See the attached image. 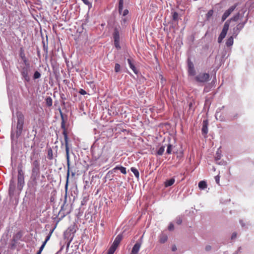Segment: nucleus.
<instances>
[{
  "mask_svg": "<svg viewBox=\"0 0 254 254\" xmlns=\"http://www.w3.org/2000/svg\"><path fill=\"white\" fill-rule=\"evenodd\" d=\"M61 118L62 119V123H61V127L63 129V134L64 136V145L65 148V152H66V158L67 161V175L66 179V184L65 186V188L66 189L68 186V183L69 181V178L70 175V156H69V148L68 146V138L67 132L66 130V128L65 127V121L64 119L63 115L62 113L61 112Z\"/></svg>",
  "mask_w": 254,
  "mask_h": 254,
  "instance_id": "f257e3e1",
  "label": "nucleus"
},
{
  "mask_svg": "<svg viewBox=\"0 0 254 254\" xmlns=\"http://www.w3.org/2000/svg\"><path fill=\"white\" fill-rule=\"evenodd\" d=\"M16 115L17 118L16 130L15 132L12 131L11 133V138L12 139H14V138L17 139L21 135L24 123V116L21 112H17Z\"/></svg>",
  "mask_w": 254,
  "mask_h": 254,
  "instance_id": "f03ea898",
  "label": "nucleus"
},
{
  "mask_svg": "<svg viewBox=\"0 0 254 254\" xmlns=\"http://www.w3.org/2000/svg\"><path fill=\"white\" fill-rule=\"evenodd\" d=\"M24 66H20L19 68V70L20 74L25 82H29L30 80V77L29 76V72L30 71V64H24Z\"/></svg>",
  "mask_w": 254,
  "mask_h": 254,
  "instance_id": "7ed1b4c3",
  "label": "nucleus"
},
{
  "mask_svg": "<svg viewBox=\"0 0 254 254\" xmlns=\"http://www.w3.org/2000/svg\"><path fill=\"white\" fill-rule=\"evenodd\" d=\"M210 78L209 73L200 72L195 76L194 79L199 83H205L207 82Z\"/></svg>",
  "mask_w": 254,
  "mask_h": 254,
  "instance_id": "20e7f679",
  "label": "nucleus"
},
{
  "mask_svg": "<svg viewBox=\"0 0 254 254\" xmlns=\"http://www.w3.org/2000/svg\"><path fill=\"white\" fill-rule=\"evenodd\" d=\"M113 36L115 47L117 49H120L121 46L120 45V32L118 28L116 27L114 28Z\"/></svg>",
  "mask_w": 254,
  "mask_h": 254,
  "instance_id": "39448f33",
  "label": "nucleus"
},
{
  "mask_svg": "<svg viewBox=\"0 0 254 254\" xmlns=\"http://www.w3.org/2000/svg\"><path fill=\"white\" fill-rule=\"evenodd\" d=\"M188 74L190 76H194L195 74V70L193 64L190 60L188 61Z\"/></svg>",
  "mask_w": 254,
  "mask_h": 254,
  "instance_id": "423d86ee",
  "label": "nucleus"
},
{
  "mask_svg": "<svg viewBox=\"0 0 254 254\" xmlns=\"http://www.w3.org/2000/svg\"><path fill=\"white\" fill-rule=\"evenodd\" d=\"M141 246V242H137L133 246L130 254H138Z\"/></svg>",
  "mask_w": 254,
  "mask_h": 254,
  "instance_id": "0eeeda50",
  "label": "nucleus"
},
{
  "mask_svg": "<svg viewBox=\"0 0 254 254\" xmlns=\"http://www.w3.org/2000/svg\"><path fill=\"white\" fill-rule=\"evenodd\" d=\"M122 239H123L122 235H118L115 238V239L111 246L117 249V248L119 246L120 243H121Z\"/></svg>",
  "mask_w": 254,
  "mask_h": 254,
  "instance_id": "6e6552de",
  "label": "nucleus"
},
{
  "mask_svg": "<svg viewBox=\"0 0 254 254\" xmlns=\"http://www.w3.org/2000/svg\"><path fill=\"white\" fill-rule=\"evenodd\" d=\"M245 23H239L233 28V35L235 37L238 34L240 30L244 27Z\"/></svg>",
  "mask_w": 254,
  "mask_h": 254,
  "instance_id": "1a4fd4ad",
  "label": "nucleus"
},
{
  "mask_svg": "<svg viewBox=\"0 0 254 254\" xmlns=\"http://www.w3.org/2000/svg\"><path fill=\"white\" fill-rule=\"evenodd\" d=\"M19 56L21 58V59L22 60L24 64L28 65V64H30L26 57L24 50L22 48H20V49Z\"/></svg>",
  "mask_w": 254,
  "mask_h": 254,
  "instance_id": "9d476101",
  "label": "nucleus"
},
{
  "mask_svg": "<svg viewBox=\"0 0 254 254\" xmlns=\"http://www.w3.org/2000/svg\"><path fill=\"white\" fill-rule=\"evenodd\" d=\"M116 170H119L122 173L126 175L127 174L126 168L123 166H116L115 168L113 169L112 170L108 172V174L110 173H113V172H115Z\"/></svg>",
  "mask_w": 254,
  "mask_h": 254,
  "instance_id": "9b49d317",
  "label": "nucleus"
},
{
  "mask_svg": "<svg viewBox=\"0 0 254 254\" xmlns=\"http://www.w3.org/2000/svg\"><path fill=\"white\" fill-rule=\"evenodd\" d=\"M18 188L20 190L22 188L24 184V176H18Z\"/></svg>",
  "mask_w": 254,
  "mask_h": 254,
  "instance_id": "f8f14e48",
  "label": "nucleus"
},
{
  "mask_svg": "<svg viewBox=\"0 0 254 254\" xmlns=\"http://www.w3.org/2000/svg\"><path fill=\"white\" fill-rule=\"evenodd\" d=\"M201 130L202 134L205 135L208 133V121L207 120L203 121Z\"/></svg>",
  "mask_w": 254,
  "mask_h": 254,
  "instance_id": "ddd939ff",
  "label": "nucleus"
},
{
  "mask_svg": "<svg viewBox=\"0 0 254 254\" xmlns=\"http://www.w3.org/2000/svg\"><path fill=\"white\" fill-rule=\"evenodd\" d=\"M168 239L167 235L165 234H161L159 237V241L160 243L163 244L165 243Z\"/></svg>",
  "mask_w": 254,
  "mask_h": 254,
  "instance_id": "4468645a",
  "label": "nucleus"
},
{
  "mask_svg": "<svg viewBox=\"0 0 254 254\" xmlns=\"http://www.w3.org/2000/svg\"><path fill=\"white\" fill-rule=\"evenodd\" d=\"M127 62H128V64H129V66L130 68L133 70V71L135 74H137V70L135 66L132 63L131 60L130 59H127Z\"/></svg>",
  "mask_w": 254,
  "mask_h": 254,
  "instance_id": "2eb2a0df",
  "label": "nucleus"
},
{
  "mask_svg": "<svg viewBox=\"0 0 254 254\" xmlns=\"http://www.w3.org/2000/svg\"><path fill=\"white\" fill-rule=\"evenodd\" d=\"M47 158L50 160H52L54 158L53 150L51 147L47 149Z\"/></svg>",
  "mask_w": 254,
  "mask_h": 254,
  "instance_id": "dca6fc26",
  "label": "nucleus"
},
{
  "mask_svg": "<svg viewBox=\"0 0 254 254\" xmlns=\"http://www.w3.org/2000/svg\"><path fill=\"white\" fill-rule=\"evenodd\" d=\"M32 168L34 169L40 170V163L38 160H35L32 164Z\"/></svg>",
  "mask_w": 254,
  "mask_h": 254,
  "instance_id": "f3484780",
  "label": "nucleus"
},
{
  "mask_svg": "<svg viewBox=\"0 0 254 254\" xmlns=\"http://www.w3.org/2000/svg\"><path fill=\"white\" fill-rule=\"evenodd\" d=\"M175 179L174 178H171L169 180H166V182H165V187H170V186H171L172 185H173L174 184V183H175Z\"/></svg>",
  "mask_w": 254,
  "mask_h": 254,
  "instance_id": "a211bd4d",
  "label": "nucleus"
},
{
  "mask_svg": "<svg viewBox=\"0 0 254 254\" xmlns=\"http://www.w3.org/2000/svg\"><path fill=\"white\" fill-rule=\"evenodd\" d=\"M227 34V32H224L222 30L218 38V42L219 43H221L223 40V39L225 37L226 35Z\"/></svg>",
  "mask_w": 254,
  "mask_h": 254,
  "instance_id": "6ab92c4d",
  "label": "nucleus"
},
{
  "mask_svg": "<svg viewBox=\"0 0 254 254\" xmlns=\"http://www.w3.org/2000/svg\"><path fill=\"white\" fill-rule=\"evenodd\" d=\"M234 43V38L233 36H230L227 40L226 45L227 47L231 46Z\"/></svg>",
  "mask_w": 254,
  "mask_h": 254,
  "instance_id": "aec40b11",
  "label": "nucleus"
},
{
  "mask_svg": "<svg viewBox=\"0 0 254 254\" xmlns=\"http://www.w3.org/2000/svg\"><path fill=\"white\" fill-rule=\"evenodd\" d=\"M198 187L201 190H204L207 188V184L204 181H201L198 183Z\"/></svg>",
  "mask_w": 254,
  "mask_h": 254,
  "instance_id": "412c9836",
  "label": "nucleus"
},
{
  "mask_svg": "<svg viewBox=\"0 0 254 254\" xmlns=\"http://www.w3.org/2000/svg\"><path fill=\"white\" fill-rule=\"evenodd\" d=\"M45 101H46V104L47 106L50 107L52 106L53 100H52V99L51 98V97H47L45 99Z\"/></svg>",
  "mask_w": 254,
  "mask_h": 254,
  "instance_id": "4be33fe9",
  "label": "nucleus"
},
{
  "mask_svg": "<svg viewBox=\"0 0 254 254\" xmlns=\"http://www.w3.org/2000/svg\"><path fill=\"white\" fill-rule=\"evenodd\" d=\"M229 25H230L229 21V20L226 21L225 22V23H224L222 31H223L224 32L225 31L227 33V31L229 29Z\"/></svg>",
  "mask_w": 254,
  "mask_h": 254,
  "instance_id": "5701e85b",
  "label": "nucleus"
},
{
  "mask_svg": "<svg viewBox=\"0 0 254 254\" xmlns=\"http://www.w3.org/2000/svg\"><path fill=\"white\" fill-rule=\"evenodd\" d=\"M40 174V170L34 169L32 168V176L36 178Z\"/></svg>",
  "mask_w": 254,
  "mask_h": 254,
  "instance_id": "b1692460",
  "label": "nucleus"
},
{
  "mask_svg": "<svg viewBox=\"0 0 254 254\" xmlns=\"http://www.w3.org/2000/svg\"><path fill=\"white\" fill-rule=\"evenodd\" d=\"M130 170L134 174V176H135V177L136 178H138L139 177V173L138 172V171L137 170V169L134 168V167H131L130 168Z\"/></svg>",
  "mask_w": 254,
  "mask_h": 254,
  "instance_id": "393cba45",
  "label": "nucleus"
},
{
  "mask_svg": "<svg viewBox=\"0 0 254 254\" xmlns=\"http://www.w3.org/2000/svg\"><path fill=\"white\" fill-rule=\"evenodd\" d=\"M123 4L124 1L123 0H120L119 3V12L120 14L122 13L123 9Z\"/></svg>",
  "mask_w": 254,
  "mask_h": 254,
  "instance_id": "a878e982",
  "label": "nucleus"
},
{
  "mask_svg": "<svg viewBox=\"0 0 254 254\" xmlns=\"http://www.w3.org/2000/svg\"><path fill=\"white\" fill-rule=\"evenodd\" d=\"M172 19L175 21H177L179 19V14L178 12L174 11L172 12Z\"/></svg>",
  "mask_w": 254,
  "mask_h": 254,
  "instance_id": "bb28decb",
  "label": "nucleus"
},
{
  "mask_svg": "<svg viewBox=\"0 0 254 254\" xmlns=\"http://www.w3.org/2000/svg\"><path fill=\"white\" fill-rule=\"evenodd\" d=\"M165 150V147L164 146H161L159 148L158 150L157 151V154L158 155H162Z\"/></svg>",
  "mask_w": 254,
  "mask_h": 254,
  "instance_id": "cd10ccee",
  "label": "nucleus"
},
{
  "mask_svg": "<svg viewBox=\"0 0 254 254\" xmlns=\"http://www.w3.org/2000/svg\"><path fill=\"white\" fill-rule=\"evenodd\" d=\"M238 6V4L236 3L235 5L231 6L228 10H227V12H228L230 14L235 10L236 7Z\"/></svg>",
  "mask_w": 254,
  "mask_h": 254,
  "instance_id": "c85d7f7f",
  "label": "nucleus"
},
{
  "mask_svg": "<svg viewBox=\"0 0 254 254\" xmlns=\"http://www.w3.org/2000/svg\"><path fill=\"white\" fill-rule=\"evenodd\" d=\"M238 6V4L236 3L235 5L231 6L228 10H227V12H228L230 14L235 10L236 7Z\"/></svg>",
  "mask_w": 254,
  "mask_h": 254,
  "instance_id": "c756f323",
  "label": "nucleus"
},
{
  "mask_svg": "<svg viewBox=\"0 0 254 254\" xmlns=\"http://www.w3.org/2000/svg\"><path fill=\"white\" fill-rule=\"evenodd\" d=\"M173 146L172 145L169 144L167 146L166 153L168 154H170L172 153Z\"/></svg>",
  "mask_w": 254,
  "mask_h": 254,
  "instance_id": "7c9ffc66",
  "label": "nucleus"
},
{
  "mask_svg": "<svg viewBox=\"0 0 254 254\" xmlns=\"http://www.w3.org/2000/svg\"><path fill=\"white\" fill-rule=\"evenodd\" d=\"M213 10L211 9L209 10L208 12L206 14V17L207 19H209L213 15Z\"/></svg>",
  "mask_w": 254,
  "mask_h": 254,
  "instance_id": "2f4dec72",
  "label": "nucleus"
},
{
  "mask_svg": "<svg viewBox=\"0 0 254 254\" xmlns=\"http://www.w3.org/2000/svg\"><path fill=\"white\" fill-rule=\"evenodd\" d=\"M41 74L38 71H36L34 73V75H33V79H38L40 77H41Z\"/></svg>",
  "mask_w": 254,
  "mask_h": 254,
  "instance_id": "473e14b6",
  "label": "nucleus"
},
{
  "mask_svg": "<svg viewBox=\"0 0 254 254\" xmlns=\"http://www.w3.org/2000/svg\"><path fill=\"white\" fill-rule=\"evenodd\" d=\"M230 15V13L226 10L222 15V20L224 21Z\"/></svg>",
  "mask_w": 254,
  "mask_h": 254,
  "instance_id": "72a5a7b5",
  "label": "nucleus"
},
{
  "mask_svg": "<svg viewBox=\"0 0 254 254\" xmlns=\"http://www.w3.org/2000/svg\"><path fill=\"white\" fill-rule=\"evenodd\" d=\"M230 15V13L226 10L222 15V20L224 21Z\"/></svg>",
  "mask_w": 254,
  "mask_h": 254,
  "instance_id": "f704fd0d",
  "label": "nucleus"
},
{
  "mask_svg": "<svg viewBox=\"0 0 254 254\" xmlns=\"http://www.w3.org/2000/svg\"><path fill=\"white\" fill-rule=\"evenodd\" d=\"M230 15V13L226 10L222 15V20L224 21Z\"/></svg>",
  "mask_w": 254,
  "mask_h": 254,
  "instance_id": "c9c22d12",
  "label": "nucleus"
},
{
  "mask_svg": "<svg viewBox=\"0 0 254 254\" xmlns=\"http://www.w3.org/2000/svg\"><path fill=\"white\" fill-rule=\"evenodd\" d=\"M240 13H238L235 15H234L233 17L231 18V20L234 21H237L239 20L240 18Z\"/></svg>",
  "mask_w": 254,
  "mask_h": 254,
  "instance_id": "e433bc0d",
  "label": "nucleus"
},
{
  "mask_svg": "<svg viewBox=\"0 0 254 254\" xmlns=\"http://www.w3.org/2000/svg\"><path fill=\"white\" fill-rule=\"evenodd\" d=\"M212 88V85L210 84L206 85L204 88V92H208L210 89Z\"/></svg>",
  "mask_w": 254,
  "mask_h": 254,
  "instance_id": "4c0bfd02",
  "label": "nucleus"
},
{
  "mask_svg": "<svg viewBox=\"0 0 254 254\" xmlns=\"http://www.w3.org/2000/svg\"><path fill=\"white\" fill-rule=\"evenodd\" d=\"M116 250V249L111 246L110 249L108 250L107 254H114V252Z\"/></svg>",
  "mask_w": 254,
  "mask_h": 254,
  "instance_id": "58836bf2",
  "label": "nucleus"
},
{
  "mask_svg": "<svg viewBox=\"0 0 254 254\" xmlns=\"http://www.w3.org/2000/svg\"><path fill=\"white\" fill-rule=\"evenodd\" d=\"M121 70V66L119 64H116L115 65V71L116 72H119Z\"/></svg>",
  "mask_w": 254,
  "mask_h": 254,
  "instance_id": "ea45409f",
  "label": "nucleus"
},
{
  "mask_svg": "<svg viewBox=\"0 0 254 254\" xmlns=\"http://www.w3.org/2000/svg\"><path fill=\"white\" fill-rule=\"evenodd\" d=\"M24 176V173L21 168H18V176Z\"/></svg>",
  "mask_w": 254,
  "mask_h": 254,
  "instance_id": "a19ab883",
  "label": "nucleus"
},
{
  "mask_svg": "<svg viewBox=\"0 0 254 254\" xmlns=\"http://www.w3.org/2000/svg\"><path fill=\"white\" fill-rule=\"evenodd\" d=\"M52 232H51L50 233V234L46 237V238L45 241L44 242L45 244H46L47 242L49 240V239H50L51 236L52 235Z\"/></svg>",
  "mask_w": 254,
  "mask_h": 254,
  "instance_id": "79ce46f5",
  "label": "nucleus"
},
{
  "mask_svg": "<svg viewBox=\"0 0 254 254\" xmlns=\"http://www.w3.org/2000/svg\"><path fill=\"white\" fill-rule=\"evenodd\" d=\"M215 180L216 182V183L218 185H219L220 183V176L219 175H217L215 177Z\"/></svg>",
  "mask_w": 254,
  "mask_h": 254,
  "instance_id": "37998d69",
  "label": "nucleus"
},
{
  "mask_svg": "<svg viewBox=\"0 0 254 254\" xmlns=\"http://www.w3.org/2000/svg\"><path fill=\"white\" fill-rule=\"evenodd\" d=\"M174 229V225L172 223H170L169 227H168V230L170 231H172Z\"/></svg>",
  "mask_w": 254,
  "mask_h": 254,
  "instance_id": "c03bdc74",
  "label": "nucleus"
},
{
  "mask_svg": "<svg viewBox=\"0 0 254 254\" xmlns=\"http://www.w3.org/2000/svg\"><path fill=\"white\" fill-rule=\"evenodd\" d=\"M79 93L81 94V95H84L85 94H86V92L85 90L82 89H81L79 91Z\"/></svg>",
  "mask_w": 254,
  "mask_h": 254,
  "instance_id": "a18cd8bd",
  "label": "nucleus"
},
{
  "mask_svg": "<svg viewBox=\"0 0 254 254\" xmlns=\"http://www.w3.org/2000/svg\"><path fill=\"white\" fill-rule=\"evenodd\" d=\"M46 244H45L44 242H43V244L42 245V246L40 248L39 250L38 251L41 253L42 251H43V249L44 248Z\"/></svg>",
  "mask_w": 254,
  "mask_h": 254,
  "instance_id": "49530a36",
  "label": "nucleus"
},
{
  "mask_svg": "<svg viewBox=\"0 0 254 254\" xmlns=\"http://www.w3.org/2000/svg\"><path fill=\"white\" fill-rule=\"evenodd\" d=\"M128 13V10L127 9H125L123 12V15L126 16Z\"/></svg>",
  "mask_w": 254,
  "mask_h": 254,
  "instance_id": "de8ad7c7",
  "label": "nucleus"
},
{
  "mask_svg": "<svg viewBox=\"0 0 254 254\" xmlns=\"http://www.w3.org/2000/svg\"><path fill=\"white\" fill-rule=\"evenodd\" d=\"M182 223V220L181 218H179L176 221V223L178 225L181 224Z\"/></svg>",
  "mask_w": 254,
  "mask_h": 254,
  "instance_id": "09e8293b",
  "label": "nucleus"
},
{
  "mask_svg": "<svg viewBox=\"0 0 254 254\" xmlns=\"http://www.w3.org/2000/svg\"><path fill=\"white\" fill-rule=\"evenodd\" d=\"M237 237V233H233L232 234V237H231V239L232 240L233 239H235Z\"/></svg>",
  "mask_w": 254,
  "mask_h": 254,
  "instance_id": "8fccbe9b",
  "label": "nucleus"
},
{
  "mask_svg": "<svg viewBox=\"0 0 254 254\" xmlns=\"http://www.w3.org/2000/svg\"><path fill=\"white\" fill-rule=\"evenodd\" d=\"M210 249H211V246H207L205 248V250L207 251L210 250Z\"/></svg>",
  "mask_w": 254,
  "mask_h": 254,
  "instance_id": "3c124183",
  "label": "nucleus"
},
{
  "mask_svg": "<svg viewBox=\"0 0 254 254\" xmlns=\"http://www.w3.org/2000/svg\"><path fill=\"white\" fill-rule=\"evenodd\" d=\"M172 250L173 251H176V250H177V248H176V246H173L172 247Z\"/></svg>",
  "mask_w": 254,
  "mask_h": 254,
  "instance_id": "603ef678",
  "label": "nucleus"
},
{
  "mask_svg": "<svg viewBox=\"0 0 254 254\" xmlns=\"http://www.w3.org/2000/svg\"><path fill=\"white\" fill-rule=\"evenodd\" d=\"M12 183H13V181L11 180L10 181V187H9V191H10V190L12 189V185H11Z\"/></svg>",
  "mask_w": 254,
  "mask_h": 254,
  "instance_id": "864d4df0",
  "label": "nucleus"
},
{
  "mask_svg": "<svg viewBox=\"0 0 254 254\" xmlns=\"http://www.w3.org/2000/svg\"><path fill=\"white\" fill-rule=\"evenodd\" d=\"M75 173L74 172H71V176L72 177H74Z\"/></svg>",
  "mask_w": 254,
  "mask_h": 254,
  "instance_id": "5fc2aeb1",
  "label": "nucleus"
},
{
  "mask_svg": "<svg viewBox=\"0 0 254 254\" xmlns=\"http://www.w3.org/2000/svg\"><path fill=\"white\" fill-rule=\"evenodd\" d=\"M240 223L241 224V225H242V226H244V224H243V222H242V220H240Z\"/></svg>",
  "mask_w": 254,
  "mask_h": 254,
  "instance_id": "6e6d98bb",
  "label": "nucleus"
},
{
  "mask_svg": "<svg viewBox=\"0 0 254 254\" xmlns=\"http://www.w3.org/2000/svg\"><path fill=\"white\" fill-rule=\"evenodd\" d=\"M84 3H86V1H87L88 0H82Z\"/></svg>",
  "mask_w": 254,
  "mask_h": 254,
  "instance_id": "4d7b16f0",
  "label": "nucleus"
},
{
  "mask_svg": "<svg viewBox=\"0 0 254 254\" xmlns=\"http://www.w3.org/2000/svg\"><path fill=\"white\" fill-rule=\"evenodd\" d=\"M41 254V253L39 251H38L37 253H36V254Z\"/></svg>",
  "mask_w": 254,
  "mask_h": 254,
  "instance_id": "13d9d810",
  "label": "nucleus"
}]
</instances>
